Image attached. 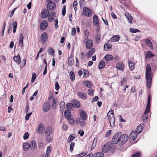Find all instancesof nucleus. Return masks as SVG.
<instances>
[{"mask_svg":"<svg viewBox=\"0 0 157 157\" xmlns=\"http://www.w3.org/2000/svg\"><path fill=\"white\" fill-rule=\"evenodd\" d=\"M26 60L25 59H24L22 61L21 66L22 67H24L26 64Z\"/></svg>","mask_w":157,"mask_h":157,"instance_id":"4d7b16f0","label":"nucleus"},{"mask_svg":"<svg viewBox=\"0 0 157 157\" xmlns=\"http://www.w3.org/2000/svg\"><path fill=\"white\" fill-rule=\"evenodd\" d=\"M77 2L76 1H74L73 3V6L75 10L76 11V6L77 5Z\"/></svg>","mask_w":157,"mask_h":157,"instance_id":"69168bd1","label":"nucleus"},{"mask_svg":"<svg viewBox=\"0 0 157 157\" xmlns=\"http://www.w3.org/2000/svg\"><path fill=\"white\" fill-rule=\"evenodd\" d=\"M111 45L109 44H105L104 46V49L105 51L111 48Z\"/></svg>","mask_w":157,"mask_h":157,"instance_id":"a18cd8bd","label":"nucleus"},{"mask_svg":"<svg viewBox=\"0 0 157 157\" xmlns=\"http://www.w3.org/2000/svg\"><path fill=\"white\" fill-rule=\"evenodd\" d=\"M78 112L81 119L83 120H86V119L87 117L86 113L82 109H79Z\"/></svg>","mask_w":157,"mask_h":157,"instance_id":"1a4fd4ad","label":"nucleus"},{"mask_svg":"<svg viewBox=\"0 0 157 157\" xmlns=\"http://www.w3.org/2000/svg\"><path fill=\"white\" fill-rule=\"evenodd\" d=\"M69 76L72 81H74L75 79V75L73 71H71L69 74Z\"/></svg>","mask_w":157,"mask_h":157,"instance_id":"4c0bfd02","label":"nucleus"},{"mask_svg":"<svg viewBox=\"0 0 157 157\" xmlns=\"http://www.w3.org/2000/svg\"><path fill=\"white\" fill-rule=\"evenodd\" d=\"M125 16L127 17L129 23L131 24L132 23V17L131 15L129 14V13H126L125 14Z\"/></svg>","mask_w":157,"mask_h":157,"instance_id":"5701e85b","label":"nucleus"},{"mask_svg":"<svg viewBox=\"0 0 157 157\" xmlns=\"http://www.w3.org/2000/svg\"><path fill=\"white\" fill-rule=\"evenodd\" d=\"M84 73V77H88L89 75V71L86 70H84L83 71Z\"/></svg>","mask_w":157,"mask_h":157,"instance_id":"603ef678","label":"nucleus"},{"mask_svg":"<svg viewBox=\"0 0 157 157\" xmlns=\"http://www.w3.org/2000/svg\"><path fill=\"white\" fill-rule=\"evenodd\" d=\"M50 106L48 102L45 103L43 106V109L44 112H48Z\"/></svg>","mask_w":157,"mask_h":157,"instance_id":"f8f14e48","label":"nucleus"},{"mask_svg":"<svg viewBox=\"0 0 157 157\" xmlns=\"http://www.w3.org/2000/svg\"><path fill=\"white\" fill-rule=\"evenodd\" d=\"M127 79L125 78H123V80L121 81V84L122 86H123L124 83H126Z\"/></svg>","mask_w":157,"mask_h":157,"instance_id":"e2e57ef3","label":"nucleus"},{"mask_svg":"<svg viewBox=\"0 0 157 157\" xmlns=\"http://www.w3.org/2000/svg\"><path fill=\"white\" fill-rule=\"evenodd\" d=\"M140 154L139 152H137L136 154H134L132 156V157H140Z\"/></svg>","mask_w":157,"mask_h":157,"instance_id":"774afa93","label":"nucleus"},{"mask_svg":"<svg viewBox=\"0 0 157 157\" xmlns=\"http://www.w3.org/2000/svg\"><path fill=\"white\" fill-rule=\"evenodd\" d=\"M72 104L74 106H75L77 108H79L80 106V104L79 101L77 100H73L72 101Z\"/></svg>","mask_w":157,"mask_h":157,"instance_id":"412c9836","label":"nucleus"},{"mask_svg":"<svg viewBox=\"0 0 157 157\" xmlns=\"http://www.w3.org/2000/svg\"><path fill=\"white\" fill-rule=\"evenodd\" d=\"M104 156V154L102 152H97L94 155V157H102Z\"/></svg>","mask_w":157,"mask_h":157,"instance_id":"ea45409f","label":"nucleus"},{"mask_svg":"<svg viewBox=\"0 0 157 157\" xmlns=\"http://www.w3.org/2000/svg\"><path fill=\"white\" fill-rule=\"evenodd\" d=\"M104 58L107 61L112 60L113 59V57L112 55L109 54L106 55L105 56Z\"/></svg>","mask_w":157,"mask_h":157,"instance_id":"2f4dec72","label":"nucleus"},{"mask_svg":"<svg viewBox=\"0 0 157 157\" xmlns=\"http://www.w3.org/2000/svg\"><path fill=\"white\" fill-rule=\"evenodd\" d=\"M107 116L108 117L110 123L111 124L112 122H113V123L114 122V121H115V118L113 110L111 109L110 110L108 113Z\"/></svg>","mask_w":157,"mask_h":157,"instance_id":"7ed1b4c3","label":"nucleus"},{"mask_svg":"<svg viewBox=\"0 0 157 157\" xmlns=\"http://www.w3.org/2000/svg\"><path fill=\"white\" fill-rule=\"evenodd\" d=\"M62 13L63 16H64L66 13V6H64L63 7L62 10Z\"/></svg>","mask_w":157,"mask_h":157,"instance_id":"6e6d98bb","label":"nucleus"},{"mask_svg":"<svg viewBox=\"0 0 157 157\" xmlns=\"http://www.w3.org/2000/svg\"><path fill=\"white\" fill-rule=\"evenodd\" d=\"M152 80H147V86L148 88L151 87Z\"/></svg>","mask_w":157,"mask_h":157,"instance_id":"de8ad7c7","label":"nucleus"},{"mask_svg":"<svg viewBox=\"0 0 157 157\" xmlns=\"http://www.w3.org/2000/svg\"><path fill=\"white\" fill-rule=\"evenodd\" d=\"M48 38V36L46 33H43L40 37V39L42 43L46 42Z\"/></svg>","mask_w":157,"mask_h":157,"instance_id":"6e6552de","label":"nucleus"},{"mask_svg":"<svg viewBox=\"0 0 157 157\" xmlns=\"http://www.w3.org/2000/svg\"><path fill=\"white\" fill-rule=\"evenodd\" d=\"M138 133L136 131L132 132L129 135V137L132 140H135L137 137Z\"/></svg>","mask_w":157,"mask_h":157,"instance_id":"4468645a","label":"nucleus"},{"mask_svg":"<svg viewBox=\"0 0 157 157\" xmlns=\"http://www.w3.org/2000/svg\"><path fill=\"white\" fill-rule=\"evenodd\" d=\"M120 39V37L119 36L115 35L112 36L109 40V41H118Z\"/></svg>","mask_w":157,"mask_h":157,"instance_id":"4be33fe9","label":"nucleus"},{"mask_svg":"<svg viewBox=\"0 0 157 157\" xmlns=\"http://www.w3.org/2000/svg\"><path fill=\"white\" fill-rule=\"evenodd\" d=\"M52 132V128L51 126H48L46 128L45 134L47 135H51Z\"/></svg>","mask_w":157,"mask_h":157,"instance_id":"aec40b11","label":"nucleus"},{"mask_svg":"<svg viewBox=\"0 0 157 157\" xmlns=\"http://www.w3.org/2000/svg\"><path fill=\"white\" fill-rule=\"evenodd\" d=\"M13 59L14 61L18 63V64H19L21 63V60L19 54L17 55V56H14Z\"/></svg>","mask_w":157,"mask_h":157,"instance_id":"bb28decb","label":"nucleus"},{"mask_svg":"<svg viewBox=\"0 0 157 157\" xmlns=\"http://www.w3.org/2000/svg\"><path fill=\"white\" fill-rule=\"evenodd\" d=\"M65 117L67 119H69L71 117V113L69 110H65L64 113Z\"/></svg>","mask_w":157,"mask_h":157,"instance_id":"2eb2a0df","label":"nucleus"},{"mask_svg":"<svg viewBox=\"0 0 157 157\" xmlns=\"http://www.w3.org/2000/svg\"><path fill=\"white\" fill-rule=\"evenodd\" d=\"M111 148V145L109 144L106 143L102 148V151L104 153H106L109 151Z\"/></svg>","mask_w":157,"mask_h":157,"instance_id":"423d86ee","label":"nucleus"},{"mask_svg":"<svg viewBox=\"0 0 157 157\" xmlns=\"http://www.w3.org/2000/svg\"><path fill=\"white\" fill-rule=\"evenodd\" d=\"M130 32L132 33H136V32H139L140 30L137 29H134L132 28H131L130 29Z\"/></svg>","mask_w":157,"mask_h":157,"instance_id":"3c124183","label":"nucleus"},{"mask_svg":"<svg viewBox=\"0 0 157 157\" xmlns=\"http://www.w3.org/2000/svg\"><path fill=\"white\" fill-rule=\"evenodd\" d=\"M23 150L25 151H28L29 148V144L28 143H25L23 144Z\"/></svg>","mask_w":157,"mask_h":157,"instance_id":"c85d7f7f","label":"nucleus"},{"mask_svg":"<svg viewBox=\"0 0 157 157\" xmlns=\"http://www.w3.org/2000/svg\"><path fill=\"white\" fill-rule=\"evenodd\" d=\"M29 147L30 149L33 151L35 150L36 147V142L35 141H31L29 144Z\"/></svg>","mask_w":157,"mask_h":157,"instance_id":"9b49d317","label":"nucleus"},{"mask_svg":"<svg viewBox=\"0 0 157 157\" xmlns=\"http://www.w3.org/2000/svg\"><path fill=\"white\" fill-rule=\"evenodd\" d=\"M84 131L82 130H80L78 131V133L81 136H82L84 134Z\"/></svg>","mask_w":157,"mask_h":157,"instance_id":"338daca9","label":"nucleus"},{"mask_svg":"<svg viewBox=\"0 0 157 157\" xmlns=\"http://www.w3.org/2000/svg\"><path fill=\"white\" fill-rule=\"evenodd\" d=\"M95 51V49L94 48H92L89 52H88L86 54V56L88 58H90L93 55V53Z\"/></svg>","mask_w":157,"mask_h":157,"instance_id":"393cba45","label":"nucleus"},{"mask_svg":"<svg viewBox=\"0 0 157 157\" xmlns=\"http://www.w3.org/2000/svg\"><path fill=\"white\" fill-rule=\"evenodd\" d=\"M29 136V134L28 132H26L25 133L23 136V138L24 140H26L28 139Z\"/></svg>","mask_w":157,"mask_h":157,"instance_id":"5fc2aeb1","label":"nucleus"},{"mask_svg":"<svg viewBox=\"0 0 157 157\" xmlns=\"http://www.w3.org/2000/svg\"><path fill=\"white\" fill-rule=\"evenodd\" d=\"M76 33V30L75 28H73L71 29V35L74 36Z\"/></svg>","mask_w":157,"mask_h":157,"instance_id":"680f3d73","label":"nucleus"},{"mask_svg":"<svg viewBox=\"0 0 157 157\" xmlns=\"http://www.w3.org/2000/svg\"><path fill=\"white\" fill-rule=\"evenodd\" d=\"M152 76L151 67L148 64H147L146 67V80H152Z\"/></svg>","mask_w":157,"mask_h":157,"instance_id":"f03ea898","label":"nucleus"},{"mask_svg":"<svg viewBox=\"0 0 157 157\" xmlns=\"http://www.w3.org/2000/svg\"><path fill=\"white\" fill-rule=\"evenodd\" d=\"M74 59L73 57L71 56L68 59V64L69 65L71 66L73 65L74 62Z\"/></svg>","mask_w":157,"mask_h":157,"instance_id":"473e14b6","label":"nucleus"},{"mask_svg":"<svg viewBox=\"0 0 157 157\" xmlns=\"http://www.w3.org/2000/svg\"><path fill=\"white\" fill-rule=\"evenodd\" d=\"M54 49L52 48H49L48 50V52L49 54L54 55Z\"/></svg>","mask_w":157,"mask_h":157,"instance_id":"58836bf2","label":"nucleus"},{"mask_svg":"<svg viewBox=\"0 0 157 157\" xmlns=\"http://www.w3.org/2000/svg\"><path fill=\"white\" fill-rule=\"evenodd\" d=\"M65 102L63 101L59 103L60 108L61 109H64V108H65Z\"/></svg>","mask_w":157,"mask_h":157,"instance_id":"864d4df0","label":"nucleus"},{"mask_svg":"<svg viewBox=\"0 0 157 157\" xmlns=\"http://www.w3.org/2000/svg\"><path fill=\"white\" fill-rule=\"evenodd\" d=\"M150 107H146V109L144 113V114L146 115L147 113L149 112L150 109Z\"/></svg>","mask_w":157,"mask_h":157,"instance_id":"0e129e2a","label":"nucleus"},{"mask_svg":"<svg viewBox=\"0 0 157 157\" xmlns=\"http://www.w3.org/2000/svg\"><path fill=\"white\" fill-rule=\"evenodd\" d=\"M83 13L84 15L87 17L91 16L92 13L91 10L87 7H84L83 9Z\"/></svg>","mask_w":157,"mask_h":157,"instance_id":"39448f33","label":"nucleus"},{"mask_svg":"<svg viewBox=\"0 0 157 157\" xmlns=\"http://www.w3.org/2000/svg\"><path fill=\"white\" fill-rule=\"evenodd\" d=\"M148 117L146 116V115L144 114L143 117L142 119L144 122H146L147 121L148 119Z\"/></svg>","mask_w":157,"mask_h":157,"instance_id":"13d9d810","label":"nucleus"},{"mask_svg":"<svg viewBox=\"0 0 157 157\" xmlns=\"http://www.w3.org/2000/svg\"><path fill=\"white\" fill-rule=\"evenodd\" d=\"M84 83L86 84V86L87 87L91 88L92 86L91 83L89 81H85Z\"/></svg>","mask_w":157,"mask_h":157,"instance_id":"37998d69","label":"nucleus"},{"mask_svg":"<svg viewBox=\"0 0 157 157\" xmlns=\"http://www.w3.org/2000/svg\"><path fill=\"white\" fill-rule=\"evenodd\" d=\"M52 149V148L51 146H49L47 147L45 157H50V153L51 152Z\"/></svg>","mask_w":157,"mask_h":157,"instance_id":"b1692460","label":"nucleus"},{"mask_svg":"<svg viewBox=\"0 0 157 157\" xmlns=\"http://www.w3.org/2000/svg\"><path fill=\"white\" fill-rule=\"evenodd\" d=\"M75 138V137L73 135H71L68 137L67 141L68 142H70Z\"/></svg>","mask_w":157,"mask_h":157,"instance_id":"09e8293b","label":"nucleus"},{"mask_svg":"<svg viewBox=\"0 0 157 157\" xmlns=\"http://www.w3.org/2000/svg\"><path fill=\"white\" fill-rule=\"evenodd\" d=\"M78 97L82 100H85L87 98L86 95L83 92H79L78 93Z\"/></svg>","mask_w":157,"mask_h":157,"instance_id":"a211bd4d","label":"nucleus"},{"mask_svg":"<svg viewBox=\"0 0 157 157\" xmlns=\"http://www.w3.org/2000/svg\"><path fill=\"white\" fill-rule=\"evenodd\" d=\"M128 63L129 64L130 70L131 71H133L134 69V63L130 61H128Z\"/></svg>","mask_w":157,"mask_h":157,"instance_id":"c756f323","label":"nucleus"},{"mask_svg":"<svg viewBox=\"0 0 157 157\" xmlns=\"http://www.w3.org/2000/svg\"><path fill=\"white\" fill-rule=\"evenodd\" d=\"M154 56V54L152 53L151 52L148 51L146 54V58L150 59Z\"/></svg>","mask_w":157,"mask_h":157,"instance_id":"a878e982","label":"nucleus"},{"mask_svg":"<svg viewBox=\"0 0 157 157\" xmlns=\"http://www.w3.org/2000/svg\"><path fill=\"white\" fill-rule=\"evenodd\" d=\"M97 141V138H95L94 140L93 144H92L91 146V149H93L94 148L96 145V143Z\"/></svg>","mask_w":157,"mask_h":157,"instance_id":"79ce46f5","label":"nucleus"},{"mask_svg":"<svg viewBox=\"0 0 157 157\" xmlns=\"http://www.w3.org/2000/svg\"><path fill=\"white\" fill-rule=\"evenodd\" d=\"M74 107L72 103H68L66 105V108L67 110H71Z\"/></svg>","mask_w":157,"mask_h":157,"instance_id":"72a5a7b5","label":"nucleus"},{"mask_svg":"<svg viewBox=\"0 0 157 157\" xmlns=\"http://www.w3.org/2000/svg\"><path fill=\"white\" fill-rule=\"evenodd\" d=\"M105 65V63L103 60H101L98 65V67L99 69H102Z\"/></svg>","mask_w":157,"mask_h":157,"instance_id":"7c9ffc66","label":"nucleus"},{"mask_svg":"<svg viewBox=\"0 0 157 157\" xmlns=\"http://www.w3.org/2000/svg\"><path fill=\"white\" fill-rule=\"evenodd\" d=\"M13 33H15L17 28V22H13Z\"/></svg>","mask_w":157,"mask_h":157,"instance_id":"c03bdc74","label":"nucleus"},{"mask_svg":"<svg viewBox=\"0 0 157 157\" xmlns=\"http://www.w3.org/2000/svg\"><path fill=\"white\" fill-rule=\"evenodd\" d=\"M75 143L74 142H72L70 145V149L72 151L74 149V147L75 146Z\"/></svg>","mask_w":157,"mask_h":157,"instance_id":"bf43d9fd","label":"nucleus"},{"mask_svg":"<svg viewBox=\"0 0 157 157\" xmlns=\"http://www.w3.org/2000/svg\"><path fill=\"white\" fill-rule=\"evenodd\" d=\"M93 42L91 40H88L86 43V48L88 49H90L92 48L93 46Z\"/></svg>","mask_w":157,"mask_h":157,"instance_id":"f3484780","label":"nucleus"},{"mask_svg":"<svg viewBox=\"0 0 157 157\" xmlns=\"http://www.w3.org/2000/svg\"><path fill=\"white\" fill-rule=\"evenodd\" d=\"M36 74L34 73H33L32 74V79L31 81V82L32 83H33L36 78Z\"/></svg>","mask_w":157,"mask_h":157,"instance_id":"49530a36","label":"nucleus"},{"mask_svg":"<svg viewBox=\"0 0 157 157\" xmlns=\"http://www.w3.org/2000/svg\"><path fill=\"white\" fill-rule=\"evenodd\" d=\"M48 26V22L46 20H43L40 23V29L41 30H45Z\"/></svg>","mask_w":157,"mask_h":157,"instance_id":"0eeeda50","label":"nucleus"},{"mask_svg":"<svg viewBox=\"0 0 157 157\" xmlns=\"http://www.w3.org/2000/svg\"><path fill=\"white\" fill-rule=\"evenodd\" d=\"M47 8L50 11H52L54 10L56 7L55 2L53 1L49 2L47 5Z\"/></svg>","mask_w":157,"mask_h":157,"instance_id":"20e7f679","label":"nucleus"},{"mask_svg":"<svg viewBox=\"0 0 157 157\" xmlns=\"http://www.w3.org/2000/svg\"><path fill=\"white\" fill-rule=\"evenodd\" d=\"M142 130L143 128L142 127L141 124H140L137 128L136 131L138 134H140L142 132Z\"/></svg>","mask_w":157,"mask_h":157,"instance_id":"f704fd0d","label":"nucleus"},{"mask_svg":"<svg viewBox=\"0 0 157 157\" xmlns=\"http://www.w3.org/2000/svg\"><path fill=\"white\" fill-rule=\"evenodd\" d=\"M32 114V113L31 112L26 114L25 117V119L26 120H28L29 118V117Z\"/></svg>","mask_w":157,"mask_h":157,"instance_id":"052dcab7","label":"nucleus"},{"mask_svg":"<svg viewBox=\"0 0 157 157\" xmlns=\"http://www.w3.org/2000/svg\"><path fill=\"white\" fill-rule=\"evenodd\" d=\"M128 138V136L126 134L121 135L120 132L116 134L113 138L112 141L113 144H118L122 145L125 143Z\"/></svg>","mask_w":157,"mask_h":157,"instance_id":"f257e3e1","label":"nucleus"},{"mask_svg":"<svg viewBox=\"0 0 157 157\" xmlns=\"http://www.w3.org/2000/svg\"><path fill=\"white\" fill-rule=\"evenodd\" d=\"M124 68V65L123 63H118L116 66V68L117 69L122 71Z\"/></svg>","mask_w":157,"mask_h":157,"instance_id":"6ab92c4d","label":"nucleus"},{"mask_svg":"<svg viewBox=\"0 0 157 157\" xmlns=\"http://www.w3.org/2000/svg\"><path fill=\"white\" fill-rule=\"evenodd\" d=\"M44 128H45L43 124L42 123H40L38 128V133L40 134H41L43 133L42 131L44 130Z\"/></svg>","mask_w":157,"mask_h":157,"instance_id":"ddd939ff","label":"nucleus"},{"mask_svg":"<svg viewBox=\"0 0 157 157\" xmlns=\"http://www.w3.org/2000/svg\"><path fill=\"white\" fill-rule=\"evenodd\" d=\"M23 34L22 33L21 34L19 38V44L21 47H22L23 45Z\"/></svg>","mask_w":157,"mask_h":157,"instance_id":"cd10ccee","label":"nucleus"},{"mask_svg":"<svg viewBox=\"0 0 157 157\" xmlns=\"http://www.w3.org/2000/svg\"><path fill=\"white\" fill-rule=\"evenodd\" d=\"M49 13V11L46 9L43 10L41 13V17L43 18H46L48 16Z\"/></svg>","mask_w":157,"mask_h":157,"instance_id":"9d476101","label":"nucleus"},{"mask_svg":"<svg viewBox=\"0 0 157 157\" xmlns=\"http://www.w3.org/2000/svg\"><path fill=\"white\" fill-rule=\"evenodd\" d=\"M101 37V35L100 34L98 33L96 34L95 37V39L96 42L97 43L99 42Z\"/></svg>","mask_w":157,"mask_h":157,"instance_id":"e433bc0d","label":"nucleus"},{"mask_svg":"<svg viewBox=\"0 0 157 157\" xmlns=\"http://www.w3.org/2000/svg\"><path fill=\"white\" fill-rule=\"evenodd\" d=\"M53 137L51 135H47L46 137V141L48 142H50L52 140Z\"/></svg>","mask_w":157,"mask_h":157,"instance_id":"a19ab883","label":"nucleus"},{"mask_svg":"<svg viewBox=\"0 0 157 157\" xmlns=\"http://www.w3.org/2000/svg\"><path fill=\"white\" fill-rule=\"evenodd\" d=\"M93 22L94 24L97 26L99 25V22L97 16L94 15L93 17Z\"/></svg>","mask_w":157,"mask_h":157,"instance_id":"dca6fc26","label":"nucleus"},{"mask_svg":"<svg viewBox=\"0 0 157 157\" xmlns=\"http://www.w3.org/2000/svg\"><path fill=\"white\" fill-rule=\"evenodd\" d=\"M93 90L92 89H90L88 90V94L90 96H92L93 94Z\"/></svg>","mask_w":157,"mask_h":157,"instance_id":"8fccbe9b","label":"nucleus"},{"mask_svg":"<svg viewBox=\"0 0 157 157\" xmlns=\"http://www.w3.org/2000/svg\"><path fill=\"white\" fill-rule=\"evenodd\" d=\"M145 43L150 48H152V44L151 42L148 39H146L145 40Z\"/></svg>","mask_w":157,"mask_h":157,"instance_id":"c9c22d12","label":"nucleus"}]
</instances>
